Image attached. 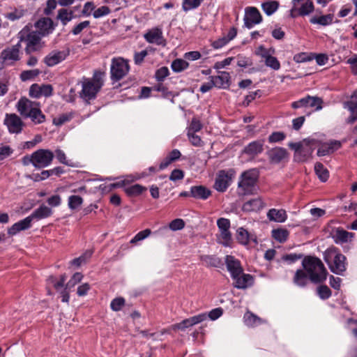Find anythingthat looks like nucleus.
Instances as JSON below:
<instances>
[{
	"instance_id": "a19ab883",
	"label": "nucleus",
	"mask_w": 357,
	"mask_h": 357,
	"mask_svg": "<svg viewBox=\"0 0 357 357\" xmlns=\"http://www.w3.org/2000/svg\"><path fill=\"white\" fill-rule=\"evenodd\" d=\"M189 63L182 59H175L172 61L171 65L172 70L175 73H181L187 69Z\"/></svg>"
},
{
	"instance_id": "bf43d9fd",
	"label": "nucleus",
	"mask_w": 357,
	"mask_h": 357,
	"mask_svg": "<svg viewBox=\"0 0 357 357\" xmlns=\"http://www.w3.org/2000/svg\"><path fill=\"white\" fill-rule=\"evenodd\" d=\"M285 134L283 132H274L268 137V142L270 143H276L281 142L285 139Z\"/></svg>"
},
{
	"instance_id": "e2e57ef3",
	"label": "nucleus",
	"mask_w": 357,
	"mask_h": 357,
	"mask_svg": "<svg viewBox=\"0 0 357 357\" xmlns=\"http://www.w3.org/2000/svg\"><path fill=\"white\" fill-rule=\"evenodd\" d=\"M83 278V275L80 273H75L70 280L66 284V288L73 287L75 284L79 283Z\"/></svg>"
},
{
	"instance_id": "09e8293b",
	"label": "nucleus",
	"mask_w": 357,
	"mask_h": 357,
	"mask_svg": "<svg viewBox=\"0 0 357 357\" xmlns=\"http://www.w3.org/2000/svg\"><path fill=\"white\" fill-rule=\"evenodd\" d=\"M83 199L80 196L72 195L68 198V207L72 209H76L82 205Z\"/></svg>"
},
{
	"instance_id": "13d9d810",
	"label": "nucleus",
	"mask_w": 357,
	"mask_h": 357,
	"mask_svg": "<svg viewBox=\"0 0 357 357\" xmlns=\"http://www.w3.org/2000/svg\"><path fill=\"white\" fill-rule=\"evenodd\" d=\"M169 74V71L167 67L163 66L157 70L155 72V79L158 81H163Z\"/></svg>"
},
{
	"instance_id": "8fccbe9b",
	"label": "nucleus",
	"mask_w": 357,
	"mask_h": 357,
	"mask_svg": "<svg viewBox=\"0 0 357 357\" xmlns=\"http://www.w3.org/2000/svg\"><path fill=\"white\" fill-rule=\"evenodd\" d=\"M307 107H316L317 110H319L322 108L321 103L322 100L321 98L317 97H312L310 96H307Z\"/></svg>"
},
{
	"instance_id": "338daca9",
	"label": "nucleus",
	"mask_w": 357,
	"mask_h": 357,
	"mask_svg": "<svg viewBox=\"0 0 357 357\" xmlns=\"http://www.w3.org/2000/svg\"><path fill=\"white\" fill-rule=\"evenodd\" d=\"M13 151L9 146H3L0 147V161L9 157Z\"/></svg>"
},
{
	"instance_id": "864d4df0",
	"label": "nucleus",
	"mask_w": 357,
	"mask_h": 357,
	"mask_svg": "<svg viewBox=\"0 0 357 357\" xmlns=\"http://www.w3.org/2000/svg\"><path fill=\"white\" fill-rule=\"evenodd\" d=\"M187 136L192 146L201 147L204 145V142L201 137L197 135L195 133L187 132Z\"/></svg>"
},
{
	"instance_id": "1a4fd4ad",
	"label": "nucleus",
	"mask_w": 357,
	"mask_h": 357,
	"mask_svg": "<svg viewBox=\"0 0 357 357\" xmlns=\"http://www.w3.org/2000/svg\"><path fill=\"white\" fill-rule=\"evenodd\" d=\"M128 61L121 57L114 58L110 68L111 79L118 82L123 79L129 72Z\"/></svg>"
},
{
	"instance_id": "6ab92c4d",
	"label": "nucleus",
	"mask_w": 357,
	"mask_h": 357,
	"mask_svg": "<svg viewBox=\"0 0 357 357\" xmlns=\"http://www.w3.org/2000/svg\"><path fill=\"white\" fill-rule=\"evenodd\" d=\"M266 154L272 164H278L288 156L287 151L282 147L273 148L268 150Z\"/></svg>"
},
{
	"instance_id": "c03bdc74",
	"label": "nucleus",
	"mask_w": 357,
	"mask_h": 357,
	"mask_svg": "<svg viewBox=\"0 0 357 357\" xmlns=\"http://www.w3.org/2000/svg\"><path fill=\"white\" fill-rule=\"evenodd\" d=\"M204 0H183L182 9L184 12L197 8L202 3Z\"/></svg>"
},
{
	"instance_id": "393cba45",
	"label": "nucleus",
	"mask_w": 357,
	"mask_h": 357,
	"mask_svg": "<svg viewBox=\"0 0 357 357\" xmlns=\"http://www.w3.org/2000/svg\"><path fill=\"white\" fill-rule=\"evenodd\" d=\"M211 191L204 185H195L190 188V197L198 199H206Z\"/></svg>"
},
{
	"instance_id": "7ed1b4c3",
	"label": "nucleus",
	"mask_w": 357,
	"mask_h": 357,
	"mask_svg": "<svg viewBox=\"0 0 357 357\" xmlns=\"http://www.w3.org/2000/svg\"><path fill=\"white\" fill-rule=\"evenodd\" d=\"M16 109L23 118L30 119L34 124H40L45 121V116L40 108V104L25 97L17 101Z\"/></svg>"
},
{
	"instance_id": "680f3d73",
	"label": "nucleus",
	"mask_w": 357,
	"mask_h": 357,
	"mask_svg": "<svg viewBox=\"0 0 357 357\" xmlns=\"http://www.w3.org/2000/svg\"><path fill=\"white\" fill-rule=\"evenodd\" d=\"M317 292L321 299H327L331 296V289L326 285L319 287Z\"/></svg>"
},
{
	"instance_id": "b1692460",
	"label": "nucleus",
	"mask_w": 357,
	"mask_h": 357,
	"mask_svg": "<svg viewBox=\"0 0 357 357\" xmlns=\"http://www.w3.org/2000/svg\"><path fill=\"white\" fill-rule=\"evenodd\" d=\"M209 79H212L215 87L219 89H225L229 86L230 75L229 73L225 71L219 72V75L217 76H211Z\"/></svg>"
},
{
	"instance_id": "69168bd1",
	"label": "nucleus",
	"mask_w": 357,
	"mask_h": 357,
	"mask_svg": "<svg viewBox=\"0 0 357 357\" xmlns=\"http://www.w3.org/2000/svg\"><path fill=\"white\" fill-rule=\"evenodd\" d=\"M223 310L221 307H217L211 310L207 314L211 320L215 321L222 315Z\"/></svg>"
},
{
	"instance_id": "6e6552de",
	"label": "nucleus",
	"mask_w": 357,
	"mask_h": 357,
	"mask_svg": "<svg viewBox=\"0 0 357 357\" xmlns=\"http://www.w3.org/2000/svg\"><path fill=\"white\" fill-rule=\"evenodd\" d=\"M20 40L15 45L9 46L0 54V68L7 66H12L20 59L21 41L24 37V31L20 33Z\"/></svg>"
},
{
	"instance_id": "c85d7f7f",
	"label": "nucleus",
	"mask_w": 357,
	"mask_h": 357,
	"mask_svg": "<svg viewBox=\"0 0 357 357\" xmlns=\"http://www.w3.org/2000/svg\"><path fill=\"white\" fill-rule=\"evenodd\" d=\"M263 142L254 141L244 148L243 153L250 156H255L263 151Z\"/></svg>"
},
{
	"instance_id": "f8f14e48",
	"label": "nucleus",
	"mask_w": 357,
	"mask_h": 357,
	"mask_svg": "<svg viewBox=\"0 0 357 357\" xmlns=\"http://www.w3.org/2000/svg\"><path fill=\"white\" fill-rule=\"evenodd\" d=\"M243 21L245 27L252 29L255 25L261 22L262 17L257 8L247 7L245 9Z\"/></svg>"
},
{
	"instance_id": "37998d69",
	"label": "nucleus",
	"mask_w": 357,
	"mask_h": 357,
	"mask_svg": "<svg viewBox=\"0 0 357 357\" xmlns=\"http://www.w3.org/2000/svg\"><path fill=\"white\" fill-rule=\"evenodd\" d=\"M343 107L352 113L357 110V89L351 94V100L343 103Z\"/></svg>"
},
{
	"instance_id": "052dcab7",
	"label": "nucleus",
	"mask_w": 357,
	"mask_h": 357,
	"mask_svg": "<svg viewBox=\"0 0 357 357\" xmlns=\"http://www.w3.org/2000/svg\"><path fill=\"white\" fill-rule=\"evenodd\" d=\"M185 227L184 221L181 218H176L172 220L169 225V227L172 231L181 230Z\"/></svg>"
},
{
	"instance_id": "6e6d98bb",
	"label": "nucleus",
	"mask_w": 357,
	"mask_h": 357,
	"mask_svg": "<svg viewBox=\"0 0 357 357\" xmlns=\"http://www.w3.org/2000/svg\"><path fill=\"white\" fill-rule=\"evenodd\" d=\"M109 13V8L106 6H102L93 11V15L95 18H100L105 15H107Z\"/></svg>"
},
{
	"instance_id": "72a5a7b5",
	"label": "nucleus",
	"mask_w": 357,
	"mask_h": 357,
	"mask_svg": "<svg viewBox=\"0 0 357 357\" xmlns=\"http://www.w3.org/2000/svg\"><path fill=\"white\" fill-rule=\"evenodd\" d=\"M333 15L328 14L321 16H314L310 19V22L313 24L328 26L333 23Z\"/></svg>"
},
{
	"instance_id": "4468645a",
	"label": "nucleus",
	"mask_w": 357,
	"mask_h": 357,
	"mask_svg": "<svg viewBox=\"0 0 357 357\" xmlns=\"http://www.w3.org/2000/svg\"><path fill=\"white\" fill-rule=\"evenodd\" d=\"M53 93V87L51 84H33L29 89V96L34 98L40 97H50Z\"/></svg>"
},
{
	"instance_id": "cd10ccee",
	"label": "nucleus",
	"mask_w": 357,
	"mask_h": 357,
	"mask_svg": "<svg viewBox=\"0 0 357 357\" xmlns=\"http://www.w3.org/2000/svg\"><path fill=\"white\" fill-rule=\"evenodd\" d=\"M267 217L271 221L284 222L287 219L286 211L284 209L271 208L267 213Z\"/></svg>"
},
{
	"instance_id": "a18cd8bd",
	"label": "nucleus",
	"mask_w": 357,
	"mask_h": 357,
	"mask_svg": "<svg viewBox=\"0 0 357 357\" xmlns=\"http://www.w3.org/2000/svg\"><path fill=\"white\" fill-rule=\"evenodd\" d=\"M279 3L277 1H267L261 4L263 11L268 16L273 15L278 8Z\"/></svg>"
},
{
	"instance_id": "4d7b16f0",
	"label": "nucleus",
	"mask_w": 357,
	"mask_h": 357,
	"mask_svg": "<svg viewBox=\"0 0 357 357\" xmlns=\"http://www.w3.org/2000/svg\"><path fill=\"white\" fill-rule=\"evenodd\" d=\"M55 155L59 162L66 165L67 166H72L69 160H67L66 155L63 151L60 149L55 150Z\"/></svg>"
},
{
	"instance_id": "7c9ffc66",
	"label": "nucleus",
	"mask_w": 357,
	"mask_h": 357,
	"mask_svg": "<svg viewBox=\"0 0 357 357\" xmlns=\"http://www.w3.org/2000/svg\"><path fill=\"white\" fill-rule=\"evenodd\" d=\"M200 260L206 267L218 268L222 265V261L220 258L215 255H201Z\"/></svg>"
},
{
	"instance_id": "ea45409f",
	"label": "nucleus",
	"mask_w": 357,
	"mask_h": 357,
	"mask_svg": "<svg viewBox=\"0 0 357 357\" xmlns=\"http://www.w3.org/2000/svg\"><path fill=\"white\" fill-rule=\"evenodd\" d=\"M263 59H264L265 64L267 67H269L274 70H278L280 68V61L276 57L271 54H264Z\"/></svg>"
},
{
	"instance_id": "9b49d317",
	"label": "nucleus",
	"mask_w": 357,
	"mask_h": 357,
	"mask_svg": "<svg viewBox=\"0 0 357 357\" xmlns=\"http://www.w3.org/2000/svg\"><path fill=\"white\" fill-rule=\"evenodd\" d=\"M4 124L7 126L8 132L12 134L20 133L24 127V122L16 114H6Z\"/></svg>"
},
{
	"instance_id": "0eeeda50",
	"label": "nucleus",
	"mask_w": 357,
	"mask_h": 357,
	"mask_svg": "<svg viewBox=\"0 0 357 357\" xmlns=\"http://www.w3.org/2000/svg\"><path fill=\"white\" fill-rule=\"evenodd\" d=\"M289 147L294 151V160L297 162H303L308 160L315 149L316 142L304 140L302 142H290Z\"/></svg>"
},
{
	"instance_id": "f3484780",
	"label": "nucleus",
	"mask_w": 357,
	"mask_h": 357,
	"mask_svg": "<svg viewBox=\"0 0 357 357\" xmlns=\"http://www.w3.org/2000/svg\"><path fill=\"white\" fill-rule=\"evenodd\" d=\"M225 264L231 278H235L243 271L240 261L231 255L226 256Z\"/></svg>"
},
{
	"instance_id": "f03ea898",
	"label": "nucleus",
	"mask_w": 357,
	"mask_h": 357,
	"mask_svg": "<svg viewBox=\"0 0 357 357\" xmlns=\"http://www.w3.org/2000/svg\"><path fill=\"white\" fill-rule=\"evenodd\" d=\"M302 266L312 282L319 284L326 280L327 270L318 257L313 256L305 257L302 261Z\"/></svg>"
},
{
	"instance_id": "a878e982",
	"label": "nucleus",
	"mask_w": 357,
	"mask_h": 357,
	"mask_svg": "<svg viewBox=\"0 0 357 357\" xmlns=\"http://www.w3.org/2000/svg\"><path fill=\"white\" fill-rule=\"evenodd\" d=\"M264 206V204L261 198L257 197L245 202L242 206V209L245 212L258 211L263 208Z\"/></svg>"
},
{
	"instance_id": "de8ad7c7",
	"label": "nucleus",
	"mask_w": 357,
	"mask_h": 357,
	"mask_svg": "<svg viewBox=\"0 0 357 357\" xmlns=\"http://www.w3.org/2000/svg\"><path fill=\"white\" fill-rule=\"evenodd\" d=\"M146 188L139 184H135L126 188L125 191L129 196H137L146 190Z\"/></svg>"
},
{
	"instance_id": "2f4dec72",
	"label": "nucleus",
	"mask_w": 357,
	"mask_h": 357,
	"mask_svg": "<svg viewBox=\"0 0 357 357\" xmlns=\"http://www.w3.org/2000/svg\"><path fill=\"white\" fill-rule=\"evenodd\" d=\"M333 237L336 243H343L351 241L354 237V234L343 229H337L335 231Z\"/></svg>"
},
{
	"instance_id": "20e7f679",
	"label": "nucleus",
	"mask_w": 357,
	"mask_h": 357,
	"mask_svg": "<svg viewBox=\"0 0 357 357\" xmlns=\"http://www.w3.org/2000/svg\"><path fill=\"white\" fill-rule=\"evenodd\" d=\"M259 172L257 169L243 172L238 179V193L240 195H253L257 190V181Z\"/></svg>"
},
{
	"instance_id": "bb28decb",
	"label": "nucleus",
	"mask_w": 357,
	"mask_h": 357,
	"mask_svg": "<svg viewBox=\"0 0 357 357\" xmlns=\"http://www.w3.org/2000/svg\"><path fill=\"white\" fill-rule=\"evenodd\" d=\"M341 146V144L338 141H333L330 143H326L322 144L317 151V155L319 156H324L330 153H333L335 150L338 149Z\"/></svg>"
},
{
	"instance_id": "dca6fc26",
	"label": "nucleus",
	"mask_w": 357,
	"mask_h": 357,
	"mask_svg": "<svg viewBox=\"0 0 357 357\" xmlns=\"http://www.w3.org/2000/svg\"><path fill=\"white\" fill-rule=\"evenodd\" d=\"M144 39L149 43L156 44L158 45L165 44L162 31L160 28L155 27L149 29L144 36Z\"/></svg>"
},
{
	"instance_id": "58836bf2",
	"label": "nucleus",
	"mask_w": 357,
	"mask_h": 357,
	"mask_svg": "<svg viewBox=\"0 0 357 357\" xmlns=\"http://www.w3.org/2000/svg\"><path fill=\"white\" fill-rule=\"evenodd\" d=\"M74 114L75 113L73 112L61 114L53 119V124L56 126H61L70 121L74 117Z\"/></svg>"
},
{
	"instance_id": "0e129e2a",
	"label": "nucleus",
	"mask_w": 357,
	"mask_h": 357,
	"mask_svg": "<svg viewBox=\"0 0 357 357\" xmlns=\"http://www.w3.org/2000/svg\"><path fill=\"white\" fill-rule=\"evenodd\" d=\"M192 326V323L190 322V319H185L181 321L180 323L176 324L172 326V328L174 330H181L184 331L185 328Z\"/></svg>"
},
{
	"instance_id": "2eb2a0df",
	"label": "nucleus",
	"mask_w": 357,
	"mask_h": 357,
	"mask_svg": "<svg viewBox=\"0 0 357 357\" xmlns=\"http://www.w3.org/2000/svg\"><path fill=\"white\" fill-rule=\"evenodd\" d=\"M301 1L302 0H292L291 3L293 6L291 9V15L293 17H296V15L294 14L295 12H297V14L301 16L308 15L313 12L314 4L310 0L306 1L300 8H298L297 6Z\"/></svg>"
},
{
	"instance_id": "5701e85b",
	"label": "nucleus",
	"mask_w": 357,
	"mask_h": 357,
	"mask_svg": "<svg viewBox=\"0 0 357 357\" xmlns=\"http://www.w3.org/2000/svg\"><path fill=\"white\" fill-rule=\"evenodd\" d=\"M232 279L234 280V286L240 289H246L253 283V277L250 274H245L243 272Z\"/></svg>"
},
{
	"instance_id": "4be33fe9",
	"label": "nucleus",
	"mask_w": 357,
	"mask_h": 357,
	"mask_svg": "<svg viewBox=\"0 0 357 357\" xmlns=\"http://www.w3.org/2000/svg\"><path fill=\"white\" fill-rule=\"evenodd\" d=\"M32 220L30 216H27L23 220L18 221L13 225L8 230V234L14 236L21 231L29 229L31 227Z\"/></svg>"
},
{
	"instance_id": "774afa93",
	"label": "nucleus",
	"mask_w": 357,
	"mask_h": 357,
	"mask_svg": "<svg viewBox=\"0 0 357 357\" xmlns=\"http://www.w3.org/2000/svg\"><path fill=\"white\" fill-rule=\"evenodd\" d=\"M184 177V172L181 169H174L169 176V179L172 181L182 180Z\"/></svg>"
},
{
	"instance_id": "aec40b11",
	"label": "nucleus",
	"mask_w": 357,
	"mask_h": 357,
	"mask_svg": "<svg viewBox=\"0 0 357 357\" xmlns=\"http://www.w3.org/2000/svg\"><path fill=\"white\" fill-rule=\"evenodd\" d=\"M68 55V52L66 50L53 51L45 56L44 61L48 66H54L65 60Z\"/></svg>"
},
{
	"instance_id": "ddd939ff",
	"label": "nucleus",
	"mask_w": 357,
	"mask_h": 357,
	"mask_svg": "<svg viewBox=\"0 0 357 357\" xmlns=\"http://www.w3.org/2000/svg\"><path fill=\"white\" fill-rule=\"evenodd\" d=\"M234 174L232 170L220 171L215 179L214 188L218 192H225L229 186Z\"/></svg>"
},
{
	"instance_id": "f704fd0d",
	"label": "nucleus",
	"mask_w": 357,
	"mask_h": 357,
	"mask_svg": "<svg viewBox=\"0 0 357 357\" xmlns=\"http://www.w3.org/2000/svg\"><path fill=\"white\" fill-rule=\"evenodd\" d=\"M309 280L307 273L303 270L298 269L296 271L294 277V282L296 285L303 287L307 284Z\"/></svg>"
},
{
	"instance_id": "a211bd4d",
	"label": "nucleus",
	"mask_w": 357,
	"mask_h": 357,
	"mask_svg": "<svg viewBox=\"0 0 357 357\" xmlns=\"http://www.w3.org/2000/svg\"><path fill=\"white\" fill-rule=\"evenodd\" d=\"M41 37L42 36L37 31H32L27 35L26 39V47L25 50L26 54H31L40 49Z\"/></svg>"
},
{
	"instance_id": "79ce46f5",
	"label": "nucleus",
	"mask_w": 357,
	"mask_h": 357,
	"mask_svg": "<svg viewBox=\"0 0 357 357\" xmlns=\"http://www.w3.org/2000/svg\"><path fill=\"white\" fill-rule=\"evenodd\" d=\"M272 236L275 241L280 243H284L289 236V231L285 229H273Z\"/></svg>"
},
{
	"instance_id": "49530a36",
	"label": "nucleus",
	"mask_w": 357,
	"mask_h": 357,
	"mask_svg": "<svg viewBox=\"0 0 357 357\" xmlns=\"http://www.w3.org/2000/svg\"><path fill=\"white\" fill-rule=\"evenodd\" d=\"M40 74V70L39 69L24 70L20 74V79L23 82L31 80L38 76Z\"/></svg>"
},
{
	"instance_id": "c9c22d12",
	"label": "nucleus",
	"mask_w": 357,
	"mask_h": 357,
	"mask_svg": "<svg viewBox=\"0 0 357 357\" xmlns=\"http://www.w3.org/2000/svg\"><path fill=\"white\" fill-rule=\"evenodd\" d=\"M73 17L74 13L72 10L68 11L66 8H61L58 11L57 19L61 20L63 26L70 22Z\"/></svg>"
},
{
	"instance_id": "c756f323",
	"label": "nucleus",
	"mask_w": 357,
	"mask_h": 357,
	"mask_svg": "<svg viewBox=\"0 0 357 357\" xmlns=\"http://www.w3.org/2000/svg\"><path fill=\"white\" fill-rule=\"evenodd\" d=\"M52 214V210L48 206L43 204L36 209L29 216L32 221L33 220H41L48 218Z\"/></svg>"
},
{
	"instance_id": "e433bc0d",
	"label": "nucleus",
	"mask_w": 357,
	"mask_h": 357,
	"mask_svg": "<svg viewBox=\"0 0 357 357\" xmlns=\"http://www.w3.org/2000/svg\"><path fill=\"white\" fill-rule=\"evenodd\" d=\"M236 238L238 241L243 245H247L252 240V237L250 236L248 231L243 227H240L237 229ZM253 241H255V239H253Z\"/></svg>"
},
{
	"instance_id": "9d476101",
	"label": "nucleus",
	"mask_w": 357,
	"mask_h": 357,
	"mask_svg": "<svg viewBox=\"0 0 357 357\" xmlns=\"http://www.w3.org/2000/svg\"><path fill=\"white\" fill-rule=\"evenodd\" d=\"M217 225L220 231V234L218 236V242L225 247L231 246L232 237L229 231V220L225 218H220L217 220Z\"/></svg>"
},
{
	"instance_id": "473e14b6",
	"label": "nucleus",
	"mask_w": 357,
	"mask_h": 357,
	"mask_svg": "<svg viewBox=\"0 0 357 357\" xmlns=\"http://www.w3.org/2000/svg\"><path fill=\"white\" fill-rule=\"evenodd\" d=\"M244 322L246 326L255 327L265 322L263 319L250 312H247L243 317Z\"/></svg>"
},
{
	"instance_id": "603ef678",
	"label": "nucleus",
	"mask_w": 357,
	"mask_h": 357,
	"mask_svg": "<svg viewBox=\"0 0 357 357\" xmlns=\"http://www.w3.org/2000/svg\"><path fill=\"white\" fill-rule=\"evenodd\" d=\"M149 229H144L138 232L130 241V243L135 244L138 241H142L147 238L151 234Z\"/></svg>"
},
{
	"instance_id": "f257e3e1",
	"label": "nucleus",
	"mask_w": 357,
	"mask_h": 357,
	"mask_svg": "<svg viewBox=\"0 0 357 357\" xmlns=\"http://www.w3.org/2000/svg\"><path fill=\"white\" fill-rule=\"evenodd\" d=\"M105 74L101 71H95L92 78L83 77L82 80V90L79 96L84 101L89 102L96 98L97 93L104 84Z\"/></svg>"
},
{
	"instance_id": "4c0bfd02",
	"label": "nucleus",
	"mask_w": 357,
	"mask_h": 357,
	"mask_svg": "<svg viewBox=\"0 0 357 357\" xmlns=\"http://www.w3.org/2000/svg\"><path fill=\"white\" fill-rule=\"evenodd\" d=\"M314 171L318 178L325 182L329 177V173L326 168L321 162H317L314 165Z\"/></svg>"
},
{
	"instance_id": "39448f33",
	"label": "nucleus",
	"mask_w": 357,
	"mask_h": 357,
	"mask_svg": "<svg viewBox=\"0 0 357 357\" xmlns=\"http://www.w3.org/2000/svg\"><path fill=\"white\" fill-rule=\"evenodd\" d=\"M54 157V153L50 149H40L29 155L24 156L22 163L24 165L31 164L37 169H43L51 165Z\"/></svg>"
},
{
	"instance_id": "5fc2aeb1",
	"label": "nucleus",
	"mask_w": 357,
	"mask_h": 357,
	"mask_svg": "<svg viewBox=\"0 0 357 357\" xmlns=\"http://www.w3.org/2000/svg\"><path fill=\"white\" fill-rule=\"evenodd\" d=\"M125 305V299L119 297L113 299L111 301L110 307L113 311L117 312L121 310Z\"/></svg>"
},
{
	"instance_id": "423d86ee",
	"label": "nucleus",
	"mask_w": 357,
	"mask_h": 357,
	"mask_svg": "<svg viewBox=\"0 0 357 357\" xmlns=\"http://www.w3.org/2000/svg\"><path fill=\"white\" fill-rule=\"evenodd\" d=\"M324 259L333 273L342 275L346 271V257L340 253L337 248H328L324 252Z\"/></svg>"
},
{
	"instance_id": "3c124183",
	"label": "nucleus",
	"mask_w": 357,
	"mask_h": 357,
	"mask_svg": "<svg viewBox=\"0 0 357 357\" xmlns=\"http://www.w3.org/2000/svg\"><path fill=\"white\" fill-rule=\"evenodd\" d=\"M202 128V124L200 121L197 118H193L191 121V123L188 128L187 132L196 133L199 132Z\"/></svg>"
},
{
	"instance_id": "412c9836",
	"label": "nucleus",
	"mask_w": 357,
	"mask_h": 357,
	"mask_svg": "<svg viewBox=\"0 0 357 357\" xmlns=\"http://www.w3.org/2000/svg\"><path fill=\"white\" fill-rule=\"evenodd\" d=\"M37 32L42 36L47 35L54 30L53 22L50 18H42L36 22L35 24Z\"/></svg>"
}]
</instances>
